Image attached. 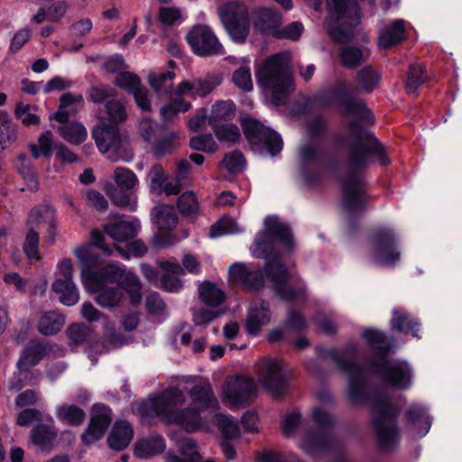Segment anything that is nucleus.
<instances>
[{
	"instance_id": "52",
	"label": "nucleus",
	"mask_w": 462,
	"mask_h": 462,
	"mask_svg": "<svg viewBox=\"0 0 462 462\" xmlns=\"http://www.w3.org/2000/svg\"><path fill=\"white\" fill-rule=\"evenodd\" d=\"M52 147L53 140L51 131H46L39 135L38 144L31 143L28 145V149L35 160L42 156L50 158L52 155Z\"/></svg>"
},
{
	"instance_id": "24",
	"label": "nucleus",
	"mask_w": 462,
	"mask_h": 462,
	"mask_svg": "<svg viewBox=\"0 0 462 462\" xmlns=\"http://www.w3.org/2000/svg\"><path fill=\"white\" fill-rule=\"evenodd\" d=\"M92 137L102 153L118 152L121 148V134L118 126L101 123L92 130Z\"/></svg>"
},
{
	"instance_id": "44",
	"label": "nucleus",
	"mask_w": 462,
	"mask_h": 462,
	"mask_svg": "<svg viewBox=\"0 0 462 462\" xmlns=\"http://www.w3.org/2000/svg\"><path fill=\"white\" fill-rule=\"evenodd\" d=\"M56 217V209L51 204H39L32 208L28 212L25 225L27 227L35 228L41 223H48Z\"/></svg>"
},
{
	"instance_id": "51",
	"label": "nucleus",
	"mask_w": 462,
	"mask_h": 462,
	"mask_svg": "<svg viewBox=\"0 0 462 462\" xmlns=\"http://www.w3.org/2000/svg\"><path fill=\"white\" fill-rule=\"evenodd\" d=\"M177 207L186 218L195 219L199 215V202L193 191L183 192L178 199Z\"/></svg>"
},
{
	"instance_id": "10",
	"label": "nucleus",
	"mask_w": 462,
	"mask_h": 462,
	"mask_svg": "<svg viewBox=\"0 0 462 462\" xmlns=\"http://www.w3.org/2000/svg\"><path fill=\"white\" fill-rule=\"evenodd\" d=\"M371 198L365 181L358 175L351 174L343 180L342 206L347 214V225L351 232L358 229V216L366 210Z\"/></svg>"
},
{
	"instance_id": "64",
	"label": "nucleus",
	"mask_w": 462,
	"mask_h": 462,
	"mask_svg": "<svg viewBox=\"0 0 462 462\" xmlns=\"http://www.w3.org/2000/svg\"><path fill=\"white\" fill-rule=\"evenodd\" d=\"M179 452L187 462H199L201 459L197 442L190 438L180 441Z\"/></svg>"
},
{
	"instance_id": "61",
	"label": "nucleus",
	"mask_w": 462,
	"mask_h": 462,
	"mask_svg": "<svg viewBox=\"0 0 462 462\" xmlns=\"http://www.w3.org/2000/svg\"><path fill=\"white\" fill-rule=\"evenodd\" d=\"M114 246L120 256L125 260H129L131 254L135 257H143L147 253V247L142 240L128 241L124 246L118 245Z\"/></svg>"
},
{
	"instance_id": "40",
	"label": "nucleus",
	"mask_w": 462,
	"mask_h": 462,
	"mask_svg": "<svg viewBox=\"0 0 462 462\" xmlns=\"http://www.w3.org/2000/svg\"><path fill=\"white\" fill-rule=\"evenodd\" d=\"M199 299L208 307L215 308L226 300L225 292L216 283L204 281L199 287Z\"/></svg>"
},
{
	"instance_id": "26",
	"label": "nucleus",
	"mask_w": 462,
	"mask_h": 462,
	"mask_svg": "<svg viewBox=\"0 0 462 462\" xmlns=\"http://www.w3.org/2000/svg\"><path fill=\"white\" fill-rule=\"evenodd\" d=\"M169 175L162 164L156 163L152 166L148 172L149 189L152 194L166 196L178 195L182 189L180 183L168 181Z\"/></svg>"
},
{
	"instance_id": "30",
	"label": "nucleus",
	"mask_w": 462,
	"mask_h": 462,
	"mask_svg": "<svg viewBox=\"0 0 462 462\" xmlns=\"http://www.w3.org/2000/svg\"><path fill=\"white\" fill-rule=\"evenodd\" d=\"M134 437V429L127 420H118L107 437V444L110 448L116 451L125 449Z\"/></svg>"
},
{
	"instance_id": "35",
	"label": "nucleus",
	"mask_w": 462,
	"mask_h": 462,
	"mask_svg": "<svg viewBox=\"0 0 462 462\" xmlns=\"http://www.w3.org/2000/svg\"><path fill=\"white\" fill-rule=\"evenodd\" d=\"M104 231L116 242H128L137 236V226L134 223L125 220L106 224Z\"/></svg>"
},
{
	"instance_id": "38",
	"label": "nucleus",
	"mask_w": 462,
	"mask_h": 462,
	"mask_svg": "<svg viewBox=\"0 0 462 462\" xmlns=\"http://www.w3.org/2000/svg\"><path fill=\"white\" fill-rule=\"evenodd\" d=\"M14 166L18 173L27 181L28 189L36 191L39 188V181L30 157L21 152L14 161Z\"/></svg>"
},
{
	"instance_id": "21",
	"label": "nucleus",
	"mask_w": 462,
	"mask_h": 462,
	"mask_svg": "<svg viewBox=\"0 0 462 462\" xmlns=\"http://www.w3.org/2000/svg\"><path fill=\"white\" fill-rule=\"evenodd\" d=\"M300 160V176L305 184L313 187L321 182L322 175L319 170L310 168L312 162H319L322 157L321 150L314 143H307L302 145L299 151Z\"/></svg>"
},
{
	"instance_id": "3",
	"label": "nucleus",
	"mask_w": 462,
	"mask_h": 462,
	"mask_svg": "<svg viewBox=\"0 0 462 462\" xmlns=\"http://www.w3.org/2000/svg\"><path fill=\"white\" fill-rule=\"evenodd\" d=\"M365 126L370 125L359 119L347 123L348 134L353 139L347 156V166L350 171L348 176L357 175V172L369 166L373 158H375L382 166L391 163L384 145Z\"/></svg>"
},
{
	"instance_id": "42",
	"label": "nucleus",
	"mask_w": 462,
	"mask_h": 462,
	"mask_svg": "<svg viewBox=\"0 0 462 462\" xmlns=\"http://www.w3.org/2000/svg\"><path fill=\"white\" fill-rule=\"evenodd\" d=\"M382 79L380 72L375 70L372 66L367 65L357 71L356 85L360 91L365 93L373 92Z\"/></svg>"
},
{
	"instance_id": "7",
	"label": "nucleus",
	"mask_w": 462,
	"mask_h": 462,
	"mask_svg": "<svg viewBox=\"0 0 462 462\" xmlns=\"http://www.w3.org/2000/svg\"><path fill=\"white\" fill-rule=\"evenodd\" d=\"M335 101L342 105L344 114L352 116L353 120L359 119L369 125L375 124L374 112L368 107L366 101L355 97L346 80H340L319 91L312 97L313 104L321 107H329Z\"/></svg>"
},
{
	"instance_id": "11",
	"label": "nucleus",
	"mask_w": 462,
	"mask_h": 462,
	"mask_svg": "<svg viewBox=\"0 0 462 462\" xmlns=\"http://www.w3.org/2000/svg\"><path fill=\"white\" fill-rule=\"evenodd\" d=\"M217 14L230 40L244 44L251 28L247 6L240 1H228L217 7Z\"/></svg>"
},
{
	"instance_id": "25",
	"label": "nucleus",
	"mask_w": 462,
	"mask_h": 462,
	"mask_svg": "<svg viewBox=\"0 0 462 462\" xmlns=\"http://www.w3.org/2000/svg\"><path fill=\"white\" fill-rule=\"evenodd\" d=\"M201 411L189 406L184 409H173L167 415L168 425H179L189 433L202 428Z\"/></svg>"
},
{
	"instance_id": "62",
	"label": "nucleus",
	"mask_w": 462,
	"mask_h": 462,
	"mask_svg": "<svg viewBox=\"0 0 462 462\" xmlns=\"http://www.w3.org/2000/svg\"><path fill=\"white\" fill-rule=\"evenodd\" d=\"M246 161L239 150H235L225 155L222 164L231 174H237L244 171Z\"/></svg>"
},
{
	"instance_id": "55",
	"label": "nucleus",
	"mask_w": 462,
	"mask_h": 462,
	"mask_svg": "<svg viewBox=\"0 0 462 462\" xmlns=\"http://www.w3.org/2000/svg\"><path fill=\"white\" fill-rule=\"evenodd\" d=\"M67 336L69 346H78L92 339V330L84 324L73 323L68 328Z\"/></svg>"
},
{
	"instance_id": "45",
	"label": "nucleus",
	"mask_w": 462,
	"mask_h": 462,
	"mask_svg": "<svg viewBox=\"0 0 462 462\" xmlns=\"http://www.w3.org/2000/svg\"><path fill=\"white\" fill-rule=\"evenodd\" d=\"M58 132L66 142L75 145L84 143L88 137L86 127L76 121L59 126Z\"/></svg>"
},
{
	"instance_id": "47",
	"label": "nucleus",
	"mask_w": 462,
	"mask_h": 462,
	"mask_svg": "<svg viewBox=\"0 0 462 462\" xmlns=\"http://www.w3.org/2000/svg\"><path fill=\"white\" fill-rule=\"evenodd\" d=\"M52 291L60 295V301L66 306L75 305L79 299L78 289L73 281H54Z\"/></svg>"
},
{
	"instance_id": "2",
	"label": "nucleus",
	"mask_w": 462,
	"mask_h": 462,
	"mask_svg": "<svg viewBox=\"0 0 462 462\" xmlns=\"http://www.w3.org/2000/svg\"><path fill=\"white\" fill-rule=\"evenodd\" d=\"M362 338L371 353V356L365 361L370 374L385 386L400 391L409 390L412 385L413 370L406 361L389 359L393 346L387 342L386 334L370 327L363 330Z\"/></svg>"
},
{
	"instance_id": "1",
	"label": "nucleus",
	"mask_w": 462,
	"mask_h": 462,
	"mask_svg": "<svg viewBox=\"0 0 462 462\" xmlns=\"http://www.w3.org/2000/svg\"><path fill=\"white\" fill-rule=\"evenodd\" d=\"M275 242L289 252L295 246L291 226L281 222L277 216H268L264 218V230L258 232L255 236L254 255L264 260L263 268L264 274L273 282V292L280 300L285 302L305 300L307 291L305 282L298 279L294 286L289 283L291 273L284 263L282 254L275 248Z\"/></svg>"
},
{
	"instance_id": "20",
	"label": "nucleus",
	"mask_w": 462,
	"mask_h": 462,
	"mask_svg": "<svg viewBox=\"0 0 462 462\" xmlns=\"http://www.w3.org/2000/svg\"><path fill=\"white\" fill-rule=\"evenodd\" d=\"M260 383L273 397L281 399L285 394L287 375L282 363L277 359H271L262 370Z\"/></svg>"
},
{
	"instance_id": "34",
	"label": "nucleus",
	"mask_w": 462,
	"mask_h": 462,
	"mask_svg": "<svg viewBox=\"0 0 462 462\" xmlns=\"http://www.w3.org/2000/svg\"><path fill=\"white\" fill-rule=\"evenodd\" d=\"M189 397L193 407L204 411L217 405V400L214 396L212 387L209 383L196 384L189 390Z\"/></svg>"
},
{
	"instance_id": "46",
	"label": "nucleus",
	"mask_w": 462,
	"mask_h": 462,
	"mask_svg": "<svg viewBox=\"0 0 462 462\" xmlns=\"http://www.w3.org/2000/svg\"><path fill=\"white\" fill-rule=\"evenodd\" d=\"M191 108V103L181 97L171 99L168 104L160 108L161 119L165 125L173 122L180 115Z\"/></svg>"
},
{
	"instance_id": "56",
	"label": "nucleus",
	"mask_w": 462,
	"mask_h": 462,
	"mask_svg": "<svg viewBox=\"0 0 462 462\" xmlns=\"http://www.w3.org/2000/svg\"><path fill=\"white\" fill-rule=\"evenodd\" d=\"M211 127L219 142L236 143L241 137L240 130L235 124H214Z\"/></svg>"
},
{
	"instance_id": "16",
	"label": "nucleus",
	"mask_w": 462,
	"mask_h": 462,
	"mask_svg": "<svg viewBox=\"0 0 462 462\" xmlns=\"http://www.w3.org/2000/svg\"><path fill=\"white\" fill-rule=\"evenodd\" d=\"M192 52L199 57L222 55L224 47L214 31L206 24H196L186 35Z\"/></svg>"
},
{
	"instance_id": "54",
	"label": "nucleus",
	"mask_w": 462,
	"mask_h": 462,
	"mask_svg": "<svg viewBox=\"0 0 462 462\" xmlns=\"http://www.w3.org/2000/svg\"><path fill=\"white\" fill-rule=\"evenodd\" d=\"M339 58L343 67L355 69L362 64L364 53L359 47L344 46L339 50Z\"/></svg>"
},
{
	"instance_id": "49",
	"label": "nucleus",
	"mask_w": 462,
	"mask_h": 462,
	"mask_svg": "<svg viewBox=\"0 0 462 462\" xmlns=\"http://www.w3.org/2000/svg\"><path fill=\"white\" fill-rule=\"evenodd\" d=\"M124 289L120 287H108L104 285L98 290L96 296V302L101 307L113 308L117 306L124 298Z\"/></svg>"
},
{
	"instance_id": "5",
	"label": "nucleus",
	"mask_w": 462,
	"mask_h": 462,
	"mask_svg": "<svg viewBox=\"0 0 462 462\" xmlns=\"http://www.w3.org/2000/svg\"><path fill=\"white\" fill-rule=\"evenodd\" d=\"M315 350L318 358L331 360L340 372L347 375L346 397L353 405L365 404L370 401L367 379L356 359L346 357L342 351L335 347L317 346Z\"/></svg>"
},
{
	"instance_id": "17",
	"label": "nucleus",
	"mask_w": 462,
	"mask_h": 462,
	"mask_svg": "<svg viewBox=\"0 0 462 462\" xmlns=\"http://www.w3.org/2000/svg\"><path fill=\"white\" fill-rule=\"evenodd\" d=\"M112 423V409L104 403L97 402L92 406L88 427L80 436L84 446H91L101 440Z\"/></svg>"
},
{
	"instance_id": "53",
	"label": "nucleus",
	"mask_w": 462,
	"mask_h": 462,
	"mask_svg": "<svg viewBox=\"0 0 462 462\" xmlns=\"http://www.w3.org/2000/svg\"><path fill=\"white\" fill-rule=\"evenodd\" d=\"M40 235L33 227H28L23 244V252L28 260L40 261L42 255L39 252Z\"/></svg>"
},
{
	"instance_id": "22",
	"label": "nucleus",
	"mask_w": 462,
	"mask_h": 462,
	"mask_svg": "<svg viewBox=\"0 0 462 462\" xmlns=\"http://www.w3.org/2000/svg\"><path fill=\"white\" fill-rule=\"evenodd\" d=\"M229 278L249 291H259L264 285L263 269L250 270L243 263H236L228 269Z\"/></svg>"
},
{
	"instance_id": "63",
	"label": "nucleus",
	"mask_w": 462,
	"mask_h": 462,
	"mask_svg": "<svg viewBox=\"0 0 462 462\" xmlns=\"http://www.w3.org/2000/svg\"><path fill=\"white\" fill-rule=\"evenodd\" d=\"M189 146L194 151L213 153L217 150V144L211 134H199L189 139Z\"/></svg>"
},
{
	"instance_id": "4",
	"label": "nucleus",
	"mask_w": 462,
	"mask_h": 462,
	"mask_svg": "<svg viewBox=\"0 0 462 462\" xmlns=\"http://www.w3.org/2000/svg\"><path fill=\"white\" fill-rule=\"evenodd\" d=\"M372 408L376 412L372 420V427L377 446L381 451L390 452L401 442V430L397 424L401 409L381 392L374 393Z\"/></svg>"
},
{
	"instance_id": "48",
	"label": "nucleus",
	"mask_w": 462,
	"mask_h": 462,
	"mask_svg": "<svg viewBox=\"0 0 462 462\" xmlns=\"http://www.w3.org/2000/svg\"><path fill=\"white\" fill-rule=\"evenodd\" d=\"M404 419L409 425L415 426L420 421H424L426 427L421 433V437L425 436L431 426V419L428 414L426 407L420 404L412 403L404 412Z\"/></svg>"
},
{
	"instance_id": "59",
	"label": "nucleus",
	"mask_w": 462,
	"mask_h": 462,
	"mask_svg": "<svg viewBox=\"0 0 462 462\" xmlns=\"http://www.w3.org/2000/svg\"><path fill=\"white\" fill-rule=\"evenodd\" d=\"M303 32V23L300 21H294L283 26L282 28L276 30L273 35L277 39L298 42L300 39Z\"/></svg>"
},
{
	"instance_id": "41",
	"label": "nucleus",
	"mask_w": 462,
	"mask_h": 462,
	"mask_svg": "<svg viewBox=\"0 0 462 462\" xmlns=\"http://www.w3.org/2000/svg\"><path fill=\"white\" fill-rule=\"evenodd\" d=\"M236 107L232 100L217 101L212 106L211 114L208 116V124L228 123L236 116Z\"/></svg>"
},
{
	"instance_id": "31",
	"label": "nucleus",
	"mask_w": 462,
	"mask_h": 462,
	"mask_svg": "<svg viewBox=\"0 0 462 462\" xmlns=\"http://www.w3.org/2000/svg\"><path fill=\"white\" fill-rule=\"evenodd\" d=\"M165 439L162 435L155 434L150 438L138 439L134 448V454L141 459H147L164 452Z\"/></svg>"
},
{
	"instance_id": "32",
	"label": "nucleus",
	"mask_w": 462,
	"mask_h": 462,
	"mask_svg": "<svg viewBox=\"0 0 462 462\" xmlns=\"http://www.w3.org/2000/svg\"><path fill=\"white\" fill-rule=\"evenodd\" d=\"M406 40L405 25L402 20H394L385 27L378 37V46L390 50Z\"/></svg>"
},
{
	"instance_id": "18",
	"label": "nucleus",
	"mask_w": 462,
	"mask_h": 462,
	"mask_svg": "<svg viewBox=\"0 0 462 462\" xmlns=\"http://www.w3.org/2000/svg\"><path fill=\"white\" fill-rule=\"evenodd\" d=\"M223 394L235 406H245L257 397V385L251 376L236 374L226 382Z\"/></svg>"
},
{
	"instance_id": "23",
	"label": "nucleus",
	"mask_w": 462,
	"mask_h": 462,
	"mask_svg": "<svg viewBox=\"0 0 462 462\" xmlns=\"http://www.w3.org/2000/svg\"><path fill=\"white\" fill-rule=\"evenodd\" d=\"M271 319L272 311L269 302L260 299L248 309L245 323L246 333L250 336H257L262 328L271 321Z\"/></svg>"
},
{
	"instance_id": "12",
	"label": "nucleus",
	"mask_w": 462,
	"mask_h": 462,
	"mask_svg": "<svg viewBox=\"0 0 462 462\" xmlns=\"http://www.w3.org/2000/svg\"><path fill=\"white\" fill-rule=\"evenodd\" d=\"M106 283H117L116 287L124 289L128 294L130 303L137 306L142 301V284L138 276L132 273H126L125 269L115 265L107 264L100 268L88 291H97Z\"/></svg>"
},
{
	"instance_id": "58",
	"label": "nucleus",
	"mask_w": 462,
	"mask_h": 462,
	"mask_svg": "<svg viewBox=\"0 0 462 462\" xmlns=\"http://www.w3.org/2000/svg\"><path fill=\"white\" fill-rule=\"evenodd\" d=\"M114 180L116 183V188L132 190L138 183V179L135 173L124 167H117L114 172Z\"/></svg>"
},
{
	"instance_id": "8",
	"label": "nucleus",
	"mask_w": 462,
	"mask_h": 462,
	"mask_svg": "<svg viewBox=\"0 0 462 462\" xmlns=\"http://www.w3.org/2000/svg\"><path fill=\"white\" fill-rule=\"evenodd\" d=\"M333 16L327 23V32L337 43H349L355 36V28L361 22V8L356 0H331L328 3Z\"/></svg>"
},
{
	"instance_id": "13",
	"label": "nucleus",
	"mask_w": 462,
	"mask_h": 462,
	"mask_svg": "<svg viewBox=\"0 0 462 462\" xmlns=\"http://www.w3.org/2000/svg\"><path fill=\"white\" fill-rule=\"evenodd\" d=\"M374 262L393 267L401 259L400 237L391 226H378L369 235Z\"/></svg>"
},
{
	"instance_id": "6",
	"label": "nucleus",
	"mask_w": 462,
	"mask_h": 462,
	"mask_svg": "<svg viewBox=\"0 0 462 462\" xmlns=\"http://www.w3.org/2000/svg\"><path fill=\"white\" fill-rule=\"evenodd\" d=\"M258 85L272 93V101L275 106L285 104L293 89V76L284 63L281 54L267 57L255 69Z\"/></svg>"
},
{
	"instance_id": "60",
	"label": "nucleus",
	"mask_w": 462,
	"mask_h": 462,
	"mask_svg": "<svg viewBox=\"0 0 462 462\" xmlns=\"http://www.w3.org/2000/svg\"><path fill=\"white\" fill-rule=\"evenodd\" d=\"M114 84L130 94L142 85L140 77L130 71H121L114 80Z\"/></svg>"
},
{
	"instance_id": "28",
	"label": "nucleus",
	"mask_w": 462,
	"mask_h": 462,
	"mask_svg": "<svg viewBox=\"0 0 462 462\" xmlns=\"http://www.w3.org/2000/svg\"><path fill=\"white\" fill-rule=\"evenodd\" d=\"M420 322L418 318L411 315L403 308H394L392 310L390 328L399 334H411L413 337L420 338Z\"/></svg>"
},
{
	"instance_id": "37",
	"label": "nucleus",
	"mask_w": 462,
	"mask_h": 462,
	"mask_svg": "<svg viewBox=\"0 0 462 462\" xmlns=\"http://www.w3.org/2000/svg\"><path fill=\"white\" fill-rule=\"evenodd\" d=\"M428 81L427 68L424 63L413 62L409 65L404 82L405 91L414 94L419 88Z\"/></svg>"
},
{
	"instance_id": "27",
	"label": "nucleus",
	"mask_w": 462,
	"mask_h": 462,
	"mask_svg": "<svg viewBox=\"0 0 462 462\" xmlns=\"http://www.w3.org/2000/svg\"><path fill=\"white\" fill-rule=\"evenodd\" d=\"M74 253L81 263L82 282L88 290L95 277H97L98 272L97 269L102 264V259L97 254L92 252L88 245L77 247Z\"/></svg>"
},
{
	"instance_id": "43",
	"label": "nucleus",
	"mask_w": 462,
	"mask_h": 462,
	"mask_svg": "<svg viewBox=\"0 0 462 462\" xmlns=\"http://www.w3.org/2000/svg\"><path fill=\"white\" fill-rule=\"evenodd\" d=\"M56 417L63 423L78 427L84 422L86 412L83 409L75 404H64L57 407Z\"/></svg>"
},
{
	"instance_id": "19",
	"label": "nucleus",
	"mask_w": 462,
	"mask_h": 462,
	"mask_svg": "<svg viewBox=\"0 0 462 462\" xmlns=\"http://www.w3.org/2000/svg\"><path fill=\"white\" fill-rule=\"evenodd\" d=\"M49 350L47 344L40 339L30 340L20 354L16 366L20 377L17 380L16 388L24 387L23 383L27 375L31 374L32 367L36 366L47 356Z\"/></svg>"
},
{
	"instance_id": "33",
	"label": "nucleus",
	"mask_w": 462,
	"mask_h": 462,
	"mask_svg": "<svg viewBox=\"0 0 462 462\" xmlns=\"http://www.w3.org/2000/svg\"><path fill=\"white\" fill-rule=\"evenodd\" d=\"M57 436L58 432L55 427L40 421L32 429L30 440L42 450L51 449Z\"/></svg>"
},
{
	"instance_id": "29",
	"label": "nucleus",
	"mask_w": 462,
	"mask_h": 462,
	"mask_svg": "<svg viewBox=\"0 0 462 462\" xmlns=\"http://www.w3.org/2000/svg\"><path fill=\"white\" fill-rule=\"evenodd\" d=\"M334 440L331 433L324 430H310L302 439V448L308 455H316L333 448Z\"/></svg>"
},
{
	"instance_id": "57",
	"label": "nucleus",
	"mask_w": 462,
	"mask_h": 462,
	"mask_svg": "<svg viewBox=\"0 0 462 462\" xmlns=\"http://www.w3.org/2000/svg\"><path fill=\"white\" fill-rule=\"evenodd\" d=\"M105 107L107 115V120L109 122L107 123L108 125L118 126L119 124L126 120L127 113L125 106L119 100H107Z\"/></svg>"
},
{
	"instance_id": "9",
	"label": "nucleus",
	"mask_w": 462,
	"mask_h": 462,
	"mask_svg": "<svg viewBox=\"0 0 462 462\" xmlns=\"http://www.w3.org/2000/svg\"><path fill=\"white\" fill-rule=\"evenodd\" d=\"M184 402L183 392L178 387H170L137 402L133 410L145 423L152 424L157 418L162 417L163 423L168 425L167 415L169 412L173 407L181 405Z\"/></svg>"
},
{
	"instance_id": "36",
	"label": "nucleus",
	"mask_w": 462,
	"mask_h": 462,
	"mask_svg": "<svg viewBox=\"0 0 462 462\" xmlns=\"http://www.w3.org/2000/svg\"><path fill=\"white\" fill-rule=\"evenodd\" d=\"M281 25L280 14L272 8L263 7L255 13L254 27L261 32H275Z\"/></svg>"
},
{
	"instance_id": "14",
	"label": "nucleus",
	"mask_w": 462,
	"mask_h": 462,
	"mask_svg": "<svg viewBox=\"0 0 462 462\" xmlns=\"http://www.w3.org/2000/svg\"><path fill=\"white\" fill-rule=\"evenodd\" d=\"M240 123L245 137L251 145L258 146L263 144L273 157L282 152L283 142L282 136L277 132L265 126L251 116L242 117Z\"/></svg>"
},
{
	"instance_id": "50",
	"label": "nucleus",
	"mask_w": 462,
	"mask_h": 462,
	"mask_svg": "<svg viewBox=\"0 0 462 462\" xmlns=\"http://www.w3.org/2000/svg\"><path fill=\"white\" fill-rule=\"evenodd\" d=\"M112 203L119 208L135 211L137 208L136 198L132 190L112 188L106 191Z\"/></svg>"
},
{
	"instance_id": "39",
	"label": "nucleus",
	"mask_w": 462,
	"mask_h": 462,
	"mask_svg": "<svg viewBox=\"0 0 462 462\" xmlns=\"http://www.w3.org/2000/svg\"><path fill=\"white\" fill-rule=\"evenodd\" d=\"M65 319L56 311L44 312L38 323V331L41 335L50 337L58 334L63 328Z\"/></svg>"
},
{
	"instance_id": "15",
	"label": "nucleus",
	"mask_w": 462,
	"mask_h": 462,
	"mask_svg": "<svg viewBox=\"0 0 462 462\" xmlns=\"http://www.w3.org/2000/svg\"><path fill=\"white\" fill-rule=\"evenodd\" d=\"M151 217L158 228L152 237V246L166 248L172 245L176 238L173 231L179 222L175 208L170 204H159L152 208Z\"/></svg>"
}]
</instances>
